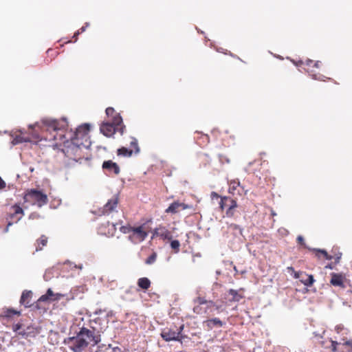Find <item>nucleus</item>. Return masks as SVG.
<instances>
[{"mask_svg": "<svg viewBox=\"0 0 352 352\" xmlns=\"http://www.w3.org/2000/svg\"><path fill=\"white\" fill-rule=\"evenodd\" d=\"M103 320L96 317L89 320V328L82 327L74 336L65 338L63 343L73 352H83L90 344L98 345L101 342L102 334L107 326L102 325Z\"/></svg>", "mask_w": 352, "mask_h": 352, "instance_id": "obj_1", "label": "nucleus"}, {"mask_svg": "<svg viewBox=\"0 0 352 352\" xmlns=\"http://www.w3.org/2000/svg\"><path fill=\"white\" fill-rule=\"evenodd\" d=\"M90 130V124L85 123L76 129V131L71 137L70 141L65 142V146L72 150L80 148L81 147L89 148L90 142H88V133Z\"/></svg>", "mask_w": 352, "mask_h": 352, "instance_id": "obj_2", "label": "nucleus"}, {"mask_svg": "<svg viewBox=\"0 0 352 352\" xmlns=\"http://www.w3.org/2000/svg\"><path fill=\"white\" fill-rule=\"evenodd\" d=\"M24 202H32L38 207L41 208L48 202V198L42 190L32 188L28 190L23 196Z\"/></svg>", "mask_w": 352, "mask_h": 352, "instance_id": "obj_3", "label": "nucleus"}, {"mask_svg": "<svg viewBox=\"0 0 352 352\" xmlns=\"http://www.w3.org/2000/svg\"><path fill=\"white\" fill-rule=\"evenodd\" d=\"M10 209L13 210V212L10 213L8 215L7 226L3 230V232L5 233L8 232V228L10 226H12L14 223H17L24 215V211L23 208L18 204H15L11 206Z\"/></svg>", "mask_w": 352, "mask_h": 352, "instance_id": "obj_4", "label": "nucleus"}, {"mask_svg": "<svg viewBox=\"0 0 352 352\" xmlns=\"http://www.w3.org/2000/svg\"><path fill=\"white\" fill-rule=\"evenodd\" d=\"M220 208L222 210H226V214L228 217H233L234 215V209L237 207L236 201L230 197L224 196L221 197L219 202Z\"/></svg>", "mask_w": 352, "mask_h": 352, "instance_id": "obj_5", "label": "nucleus"}, {"mask_svg": "<svg viewBox=\"0 0 352 352\" xmlns=\"http://www.w3.org/2000/svg\"><path fill=\"white\" fill-rule=\"evenodd\" d=\"M244 291L243 288L239 289H230L225 293L224 299L229 304L239 302L245 298Z\"/></svg>", "mask_w": 352, "mask_h": 352, "instance_id": "obj_6", "label": "nucleus"}, {"mask_svg": "<svg viewBox=\"0 0 352 352\" xmlns=\"http://www.w3.org/2000/svg\"><path fill=\"white\" fill-rule=\"evenodd\" d=\"M144 224L138 227H133L132 233L129 236V239L133 243L142 242L148 236V232L144 230Z\"/></svg>", "mask_w": 352, "mask_h": 352, "instance_id": "obj_7", "label": "nucleus"}, {"mask_svg": "<svg viewBox=\"0 0 352 352\" xmlns=\"http://www.w3.org/2000/svg\"><path fill=\"white\" fill-rule=\"evenodd\" d=\"M161 337L166 342L182 341L186 336L179 332H176L174 328H166L161 332Z\"/></svg>", "mask_w": 352, "mask_h": 352, "instance_id": "obj_8", "label": "nucleus"}, {"mask_svg": "<svg viewBox=\"0 0 352 352\" xmlns=\"http://www.w3.org/2000/svg\"><path fill=\"white\" fill-rule=\"evenodd\" d=\"M43 124L49 127V129L53 131H60L68 126V122L66 118H63L61 121L56 120L45 119L43 120Z\"/></svg>", "mask_w": 352, "mask_h": 352, "instance_id": "obj_9", "label": "nucleus"}, {"mask_svg": "<svg viewBox=\"0 0 352 352\" xmlns=\"http://www.w3.org/2000/svg\"><path fill=\"white\" fill-rule=\"evenodd\" d=\"M103 170L106 171V174L114 173L118 175L120 172V169L117 163L112 160L104 161L102 165Z\"/></svg>", "mask_w": 352, "mask_h": 352, "instance_id": "obj_10", "label": "nucleus"}, {"mask_svg": "<svg viewBox=\"0 0 352 352\" xmlns=\"http://www.w3.org/2000/svg\"><path fill=\"white\" fill-rule=\"evenodd\" d=\"M40 332V328L35 325H28L24 328L21 332L19 336L23 338L35 337Z\"/></svg>", "mask_w": 352, "mask_h": 352, "instance_id": "obj_11", "label": "nucleus"}, {"mask_svg": "<svg viewBox=\"0 0 352 352\" xmlns=\"http://www.w3.org/2000/svg\"><path fill=\"white\" fill-rule=\"evenodd\" d=\"M117 204L118 198L116 197L114 199H109L102 209H99V214H108L109 212H111L116 208Z\"/></svg>", "mask_w": 352, "mask_h": 352, "instance_id": "obj_12", "label": "nucleus"}, {"mask_svg": "<svg viewBox=\"0 0 352 352\" xmlns=\"http://www.w3.org/2000/svg\"><path fill=\"white\" fill-rule=\"evenodd\" d=\"M117 128L110 122H103L100 127V132L106 137H111L116 132Z\"/></svg>", "mask_w": 352, "mask_h": 352, "instance_id": "obj_13", "label": "nucleus"}, {"mask_svg": "<svg viewBox=\"0 0 352 352\" xmlns=\"http://www.w3.org/2000/svg\"><path fill=\"white\" fill-rule=\"evenodd\" d=\"M188 208V206L184 203L174 201L166 209V213L175 214L181 210H184Z\"/></svg>", "mask_w": 352, "mask_h": 352, "instance_id": "obj_14", "label": "nucleus"}, {"mask_svg": "<svg viewBox=\"0 0 352 352\" xmlns=\"http://www.w3.org/2000/svg\"><path fill=\"white\" fill-rule=\"evenodd\" d=\"M243 231V229L235 223H230L228 226V232L232 234L235 238H238L239 240L241 238H244Z\"/></svg>", "mask_w": 352, "mask_h": 352, "instance_id": "obj_15", "label": "nucleus"}, {"mask_svg": "<svg viewBox=\"0 0 352 352\" xmlns=\"http://www.w3.org/2000/svg\"><path fill=\"white\" fill-rule=\"evenodd\" d=\"M204 324L208 330H211L215 327L220 328L226 324V322L221 320L219 318H213L204 321Z\"/></svg>", "mask_w": 352, "mask_h": 352, "instance_id": "obj_16", "label": "nucleus"}, {"mask_svg": "<svg viewBox=\"0 0 352 352\" xmlns=\"http://www.w3.org/2000/svg\"><path fill=\"white\" fill-rule=\"evenodd\" d=\"M32 297V292L31 291L25 290L23 292L21 298L20 303L25 306V307H30L32 304L31 302V298Z\"/></svg>", "mask_w": 352, "mask_h": 352, "instance_id": "obj_17", "label": "nucleus"}, {"mask_svg": "<svg viewBox=\"0 0 352 352\" xmlns=\"http://www.w3.org/2000/svg\"><path fill=\"white\" fill-rule=\"evenodd\" d=\"M330 283L333 286H339L344 287L342 276L340 274L332 273Z\"/></svg>", "mask_w": 352, "mask_h": 352, "instance_id": "obj_18", "label": "nucleus"}, {"mask_svg": "<svg viewBox=\"0 0 352 352\" xmlns=\"http://www.w3.org/2000/svg\"><path fill=\"white\" fill-rule=\"evenodd\" d=\"M309 251H312L316 253V256L320 258V254H322L323 256L327 260H331L333 258V256L331 255H329L327 252L324 249H319V248H308Z\"/></svg>", "mask_w": 352, "mask_h": 352, "instance_id": "obj_19", "label": "nucleus"}, {"mask_svg": "<svg viewBox=\"0 0 352 352\" xmlns=\"http://www.w3.org/2000/svg\"><path fill=\"white\" fill-rule=\"evenodd\" d=\"M138 286L143 290H147L151 287V280L146 277L140 278L137 282Z\"/></svg>", "mask_w": 352, "mask_h": 352, "instance_id": "obj_20", "label": "nucleus"}, {"mask_svg": "<svg viewBox=\"0 0 352 352\" xmlns=\"http://www.w3.org/2000/svg\"><path fill=\"white\" fill-rule=\"evenodd\" d=\"M300 281L306 287H311L315 282V279L313 275H308L305 273Z\"/></svg>", "mask_w": 352, "mask_h": 352, "instance_id": "obj_21", "label": "nucleus"}, {"mask_svg": "<svg viewBox=\"0 0 352 352\" xmlns=\"http://www.w3.org/2000/svg\"><path fill=\"white\" fill-rule=\"evenodd\" d=\"M47 243V238L45 235H41V236L36 240L35 243L36 245V251H40L43 249V246H45Z\"/></svg>", "mask_w": 352, "mask_h": 352, "instance_id": "obj_22", "label": "nucleus"}, {"mask_svg": "<svg viewBox=\"0 0 352 352\" xmlns=\"http://www.w3.org/2000/svg\"><path fill=\"white\" fill-rule=\"evenodd\" d=\"M160 237L163 240H171L173 234L165 227H160Z\"/></svg>", "mask_w": 352, "mask_h": 352, "instance_id": "obj_23", "label": "nucleus"}, {"mask_svg": "<svg viewBox=\"0 0 352 352\" xmlns=\"http://www.w3.org/2000/svg\"><path fill=\"white\" fill-rule=\"evenodd\" d=\"M30 139L28 137H23L21 135H16L12 141V143L13 145H16L23 142H30Z\"/></svg>", "mask_w": 352, "mask_h": 352, "instance_id": "obj_24", "label": "nucleus"}, {"mask_svg": "<svg viewBox=\"0 0 352 352\" xmlns=\"http://www.w3.org/2000/svg\"><path fill=\"white\" fill-rule=\"evenodd\" d=\"M16 314H20V312L13 309H7L0 314V316L10 318Z\"/></svg>", "mask_w": 352, "mask_h": 352, "instance_id": "obj_25", "label": "nucleus"}, {"mask_svg": "<svg viewBox=\"0 0 352 352\" xmlns=\"http://www.w3.org/2000/svg\"><path fill=\"white\" fill-rule=\"evenodd\" d=\"M132 153H133L132 150L129 149L124 146L118 148L117 151L118 155H121V156H124V157H130V156H131Z\"/></svg>", "mask_w": 352, "mask_h": 352, "instance_id": "obj_26", "label": "nucleus"}, {"mask_svg": "<svg viewBox=\"0 0 352 352\" xmlns=\"http://www.w3.org/2000/svg\"><path fill=\"white\" fill-rule=\"evenodd\" d=\"M111 124H113L116 128L122 124V118L119 113H116L113 117V122Z\"/></svg>", "mask_w": 352, "mask_h": 352, "instance_id": "obj_27", "label": "nucleus"}, {"mask_svg": "<svg viewBox=\"0 0 352 352\" xmlns=\"http://www.w3.org/2000/svg\"><path fill=\"white\" fill-rule=\"evenodd\" d=\"M157 253L153 252L145 261V263L146 265H152L153 264L157 259Z\"/></svg>", "mask_w": 352, "mask_h": 352, "instance_id": "obj_28", "label": "nucleus"}, {"mask_svg": "<svg viewBox=\"0 0 352 352\" xmlns=\"http://www.w3.org/2000/svg\"><path fill=\"white\" fill-rule=\"evenodd\" d=\"M170 247L173 250H175V252H178L179 251L180 243L178 240H170Z\"/></svg>", "mask_w": 352, "mask_h": 352, "instance_id": "obj_29", "label": "nucleus"}, {"mask_svg": "<svg viewBox=\"0 0 352 352\" xmlns=\"http://www.w3.org/2000/svg\"><path fill=\"white\" fill-rule=\"evenodd\" d=\"M133 227L128 225V226H122L120 227V230L123 234H129L132 232Z\"/></svg>", "mask_w": 352, "mask_h": 352, "instance_id": "obj_30", "label": "nucleus"}, {"mask_svg": "<svg viewBox=\"0 0 352 352\" xmlns=\"http://www.w3.org/2000/svg\"><path fill=\"white\" fill-rule=\"evenodd\" d=\"M23 329H24L23 325L20 322L14 324L12 326L13 331L16 332L19 335V332H21Z\"/></svg>", "mask_w": 352, "mask_h": 352, "instance_id": "obj_31", "label": "nucleus"}, {"mask_svg": "<svg viewBox=\"0 0 352 352\" xmlns=\"http://www.w3.org/2000/svg\"><path fill=\"white\" fill-rule=\"evenodd\" d=\"M195 302H197L199 305H204V304H206V303H209L210 305H214L213 301H211V300L207 301L203 297H198V298H197V299L195 300Z\"/></svg>", "mask_w": 352, "mask_h": 352, "instance_id": "obj_32", "label": "nucleus"}, {"mask_svg": "<svg viewBox=\"0 0 352 352\" xmlns=\"http://www.w3.org/2000/svg\"><path fill=\"white\" fill-rule=\"evenodd\" d=\"M131 146L134 148L135 153H138L140 152V148L138 146V141L135 138H132V141L131 142Z\"/></svg>", "mask_w": 352, "mask_h": 352, "instance_id": "obj_33", "label": "nucleus"}, {"mask_svg": "<svg viewBox=\"0 0 352 352\" xmlns=\"http://www.w3.org/2000/svg\"><path fill=\"white\" fill-rule=\"evenodd\" d=\"M89 25V23H85V25L82 26V28H80L76 33H75L74 37H76L78 34H80V33H82L83 32L85 31L86 28Z\"/></svg>", "mask_w": 352, "mask_h": 352, "instance_id": "obj_34", "label": "nucleus"}, {"mask_svg": "<svg viewBox=\"0 0 352 352\" xmlns=\"http://www.w3.org/2000/svg\"><path fill=\"white\" fill-rule=\"evenodd\" d=\"M218 157H219V160L221 163H224V162H226L228 164L230 163V160L226 156H225L222 154H219Z\"/></svg>", "mask_w": 352, "mask_h": 352, "instance_id": "obj_35", "label": "nucleus"}, {"mask_svg": "<svg viewBox=\"0 0 352 352\" xmlns=\"http://www.w3.org/2000/svg\"><path fill=\"white\" fill-rule=\"evenodd\" d=\"M45 295L50 298V300H52V298L54 296H60V294H54L53 291L51 289H48L47 290Z\"/></svg>", "mask_w": 352, "mask_h": 352, "instance_id": "obj_36", "label": "nucleus"}, {"mask_svg": "<svg viewBox=\"0 0 352 352\" xmlns=\"http://www.w3.org/2000/svg\"><path fill=\"white\" fill-rule=\"evenodd\" d=\"M200 138L202 140V142H198V144H207L209 142V138L208 135L206 134H201Z\"/></svg>", "mask_w": 352, "mask_h": 352, "instance_id": "obj_37", "label": "nucleus"}, {"mask_svg": "<svg viewBox=\"0 0 352 352\" xmlns=\"http://www.w3.org/2000/svg\"><path fill=\"white\" fill-rule=\"evenodd\" d=\"M297 241L302 245H303L305 248L308 249L309 248V247H307L305 243V240H304V238L301 235H299L297 237Z\"/></svg>", "mask_w": 352, "mask_h": 352, "instance_id": "obj_38", "label": "nucleus"}, {"mask_svg": "<svg viewBox=\"0 0 352 352\" xmlns=\"http://www.w3.org/2000/svg\"><path fill=\"white\" fill-rule=\"evenodd\" d=\"M105 113L108 117L113 116L115 113V110L113 107H107L105 110Z\"/></svg>", "mask_w": 352, "mask_h": 352, "instance_id": "obj_39", "label": "nucleus"}, {"mask_svg": "<svg viewBox=\"0 0 352 352\" xmlns=\"http://www.w3.org/2000/svg\"><path fill=\"white\" fill-rule=\"evenodd\" d=\"M51 270H47L43 274V278L45 281H48L51 278Z\"/></svg>", "mask_w": 352, "mask_h": 352, "instance_id": "obj_40", "label": "nucleus"}, {"mask_svg": "<svg viewBox=\"0 0 352 352\" xmlns=\"http://www.w3.org/2000/svg\"><path fill=\"white\" fill-rule=\"evenodd\" d=\"M305 274V272H300V271H298V272H294V277L295 278H302V277L304 276V274Z\"/></svg>", "mask_w": 352, "mask_h": 352, "instance_id": "obj_41", "label": "nucleus"}, {"mask_svg": "<svg viewBox=\"0 0 352 352\" xmlns=\"http://www.w3.org/2000/svg\"><path fill=\"white\" fill-rule=\"evenodd\" d=\"M310 76L313 79L318 80H324V78H325V76L322 74H319L318 77H317L316 74H310Z\"/></svg>", "mask_w": 352, "mask_h": 352, "instance_id": "obj_42", "label": "nucleus"}, {"mask_svg": "<svg viewBox=\"0 0 352 352\" xmlns=\"http://www.w3.org/2000/svg\"><path fill=\"white\" fill-rule=\"evenodd\" d=\"M50 300V298L45 295H42L37 300V303L41 302H47Z\"/></svg>", "mask_w": 352, "mask_h": 352, "instance_id": "obj_43", "label": "nucleus"}, {"mask_svg": "<svg viewBox=\"0 0 352 352\" xmlns=\"http://www.w3.org/2000/svg\"><path fill=\"white\" fill-rule=\"evenodd\" d=\"M160 227L155 228L153 232V236L151 239H153L155 236H160Z\"/></svg>", "mask_w": 352, "mask_h": 352, "instance_id": "obj_44", "label": "nucleus"}, {"mask_svg": "<svg viewBox=\"0 0 352 352\" xmlns=\"http://www.w3.org/2000/svg\"><path fill=\"white\" fill-rule=\"evenodd\" d=\"M40 217V214L37 212H32L30 215H29V219H38Z\"/></svg>", "mask_w": 352, "mask_h": 352, "instance_id": "obj_45", "label": "nucleus"}, {"mask_svg": "<svg viewBox=\"0 0 352 352\" xmlns=\"http://www.w3.org/2000/svg\"><path fill=\"white\" fill-rule=\"evenodd\" d=\"M341 257H342V253L341 252H338V254H336V256L334 257V258H335V264H338V263H340Z\"/></svg>", "mask_w": 352, "mask_h": 352, "instance_id": "obj_46", "label": "nucleus"}, {"mask_svg": "<svg viewBox=\"0 0 352 352\" xmlns=\"http://www.w3.org/2000/svg\"><path fill=\"white\" fill-rule=\"evenodd\" d=\"M331 347L332 351L335 352L336 351V346L338 344V342L337 341L331 340Z\"/></svg>", "mask_w": 352, "mask_h": 352, "instance_id": "obj_47", "label": "nucleus"}, {"mask_svg": "<svg viewBox=\"0 0 352 352\" xmlns=\"http://www.w3.org/2000/svg\"><path fill=\"white\" fill-rule=\"evenodd\" d=\"M176 332H179V333H182V331L184 330V324H181L179 327H173Z\"/></svg>", "mask_w": 352, "mask_h": 352, "instance_id": "obj_48", "label": "nucleus"}, {"mask_svg": "<svg viewBox=\"0 0 352 352\" xmlns=\"http://www.w3.org/2000/svg\"><path fill=\"white\" fill-rule=\"evenodd\" d=\"M105 310L104 309H96V311L93 313L94 315H100L102 314L103 312H104Z\"/></svg>", "mask_w": 352, "mask_h": 352, "instance_id": "obj_49", "label": "nucleus"}, {"mask_svg": "<svg viewBox=\"0 0 352 352\" xmlns=\"http://www.w3.org/2000/svg\"><path fill=\"white\" fill-rule=\"evenodd\" d=\"M96 346H97V350H96L95 352H101V351H102V349H103V347H104V346H105V344H100V343H99V344H98V345H96Z\"/></svg>", "mask_w": 352, "mask_h": 352, "instance_id": "obj_50", "label": "nucleus"}, {"mask_svg": "<svg viewBox=\"0 0 352 352\" xmlns=\"http://www.w3.org/2000/svg\"><path fill=\"white\" fill-rule=\"evenodd\" d=\"M336 264L333 263H328L326 266H325V268H327V269H330V270H333L335 268V265Z\"/></svg>", "mask_w": 352, "mask_h": 352, "instance_id": "obj_51", "label": "nucleus"}, {"mask_svg": "<svg viewBox=\"0 0 352 352\" xmlns=\"http://www.w3.org/2000/svg\"><path fill=\"white\" fill-rule=\"evenodd\" d=\"M336 330L338 333H340L342 330H344V329L341 325H337L336 327ZM345 331H346V329H345Z\"/></svg>", "mask_w": 352, "mask_h": 352, "instance_id": "obj_52", "label": "nucleus"}, {"mask_svg": "<svg viewBox=\"0 0 352 352\" xmlns=\"http://www.w3.org/2000/svg\"><path fill=\"white\" fill-rule=\"evenodd\" d=\"M6 182L3 180V179L0 177V189H3L6 187Z\"/></svg>", "mask_w": 352, "mask_h": 352, "instance_id": "obj_53", "label": "nucleus"}, {"mask_svg": "<svg viewBox=\"0 0 352 352\" xmlns=\"http://www.w3.org/2000/svg\"><path fill=\"white\" fill-rule=\"evenodd\" d=\"M111 352H122V350L118 346H114L112 348V350Z\"/></svg>", "mask_w": 352, "mask_h": 352, "instance_id": "obj_54", "label": "nucleus"}, {"mask_svg": "<svg viewBox=\"0 0 352 352\" xmlns=\"http://www.w3.org/2000/svg\"><path fill=\"white\" fill-rule=\"evenodd\" d=\"M120 128L118 129L119 132L120 133L121 135H122L124 133V129H125V126L123 125V124H121L120 125Z\"/></svg>", "mask_w": 352, "mask_h": 352, "instance_id": "obj_55", "label": "nucleus"}, {"mask_svg": "<svg viewBox=\"0 0 352 352\" xmlns=\"http://www.w3.org/2000/svg\"><path fill=\"white\" fill-rule=\"evenodd\" d=\"M211 197H212V199H214V197H216V198H220V199H221V196H219V195L217 192H212L211 193Z\"/></svg>", "mask_w": 352, "mask_h": 352, "instance_id": "obj_56", "label": "nucleus"}, {"mask_svg": "<svg viewBox=\"0 0 352 352\" xmlns=\"http://www.w3.org/2000/svg\"><path fill=\"white\" fill-rule=\"evenodd\" d=\"M312 63H313V60H311V59H307L306 60V62H305L306 65L311 66Z\"/></svg>", "mask_w": 352, "mask_h": 352, "instance_id": "obj_57", "label": "nucleus"}, {"mask_svg": "<svg viewBox=\"0 0 352 352\" xmlns=\"http://www.w3.org/2000/svg\"><path fill=\"white\" fill-rule=\"evenodd\" d=\"M112 316H113V312H112V311H109V312L107 314V316H106L107 320H108L109 318V317H111Z\"/></svg>", "mask_w": 352, "mask_h": 352, "instance_id": "obj_58", "label": "nucleus"}, {"mask_svg": "<svg viewBox=\"0 0 352 352\" xmlns=\"http://www.w3.org/2000/svg\"><path fill=\"white\" fill-rule=\"evenodd\" d=\"M199 307H194L193 311L195 313L199 314Z\"/></svg>", "mask_w": 352, "mask_h": 352, "instance_id": "obj_59", "label": "nucleus"}, {"mask_svg": "<svg viewBox=\"0 0 352 352\" xmlns=\"http://www.w3.org/2000/svg\"><path fill=\"white\" fill-rule=\"evenodd\" d=\"M319 63H320V61L317 60L316 62H315L314 63V67H319Z\"/></svg>", "mask_w": 352, "mask_h": 352, "instance_id": "obj_60", "label": "nucleus"}, {"mask_svg": "<svg viewBox=\"0 0 352 352\" xmlns=\"http://www.w3.org/2000/svg\"><path fill=\"white\" fill-rule=\"evenodd\" d=\"M112 348H113V346H112V345L111 344H109L107 345V349H112Z\"/></svg>", "mask_w": 352, "mask_h": 352, "instance_id": "obj_61", "label": "nucleus"}, {"mask_svg": "<svg viewBox=\"0 0 352 352\" xmlns=\"http://www.w3.org/2000/svg\"><path fill=\"white\" fill-rule=\"evenodd\" d=\"M253 163H254V162H249L248 166H252V165L253 164Z\"/></svg>", "mask_w": 352, "mask_h": 352, "instance_id": "obj_62", "label": "nucleus"}, {"mask_svg": "<svg viewBox=\"0 0 352 352\" xmlns=\"http://www.w3.org/2000/svg\"><path fill=\"white\" fill-rule=\"evenodd\" d=\"M58 297L54 298V300H58Z\"/></svg>", "mask_w": 352, "mask_h": 352, "instance_id": "obj_63", "label": "nucleus"}, {"mask_svg": "<svg viewBox=\"0 0 352 352\" xmlns=\"http://www.w3.org/2000/svg\"><path fill=\"white\" fill-rule=\"evenodd\" d=\"M314 334H315V336H318V334H316V332H314Z\"/></svg>", "mask_w": 352, "mask_h": 352, "instance_id": "obj_64", "label": "nucleus"}]
</instances>
